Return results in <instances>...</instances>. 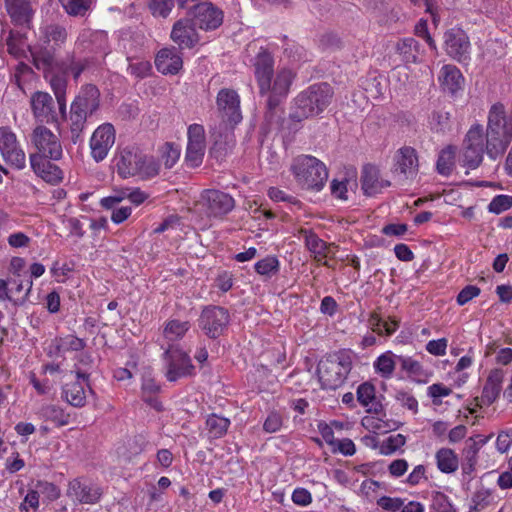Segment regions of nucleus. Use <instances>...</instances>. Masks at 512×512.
Returning <instances> with one entry per match:
<instances>
[{"label":"nucleus","mask_w":512,"mask_h":512,"mask_svg":"<svg viewBox=\"0 0 512 512\" xmlns=\"http://www.w3.org/2000/svg\"><path fill=\"white\" fill-rule=\"evenodd\" d=\"M67 495L80 504H96L102 496V490L97 485L85 484L79 479L69 482Z\"/></svg>","instance_id":"19"},{"label":"nucleus","mask_w":512,"mask_h":512,"mask_svg":"<svg viewBox=\"0 0 512 512\" xmlns=\"http://www.w3.org/2000/svg\"><path fill=\"white\" fill-rule=\"evenodd\" d=\"M77 379L71 383H67L63 388V396L65 400L74 407H82L86 403V391L84 383H87L89 374L81 371L76 372Z\"/></svg>","instance_id":"25"},{"label":"nucleus","mask_w":512,"mask_h":512,"mask_svg":"<svg viewBox=\"0 0 512 512\" xmlns=\"http://www.w3.org/2000/svg\"><path fill=\"white\" fill-rule=\"evenodd\" d=\"M0 154L7 163L19 170L26 166V154L9 126L0 127Z\"/></svg>","instance_id":"9"},{"label":"nucleus","mask_w":512,"mask_h":512,"mask_svg":"<svg viewBox=\"0 0 512 512\" xmlns=\"http://www.w3.org/2000/svg\"><path fill=\"white\" fill-rule=\"evenodd\" d=\"M406 444V437L402 434H393L379 444V454L390 456L402 449Z\"/></svg>","instance_id":"41"},{"label":"nucleus","mask_w":512,"mask_h":512,"mask_svg":"<svg viewBox=\"0 0 512 512\" xmlns=\"http://www.w3.org/2000/svg\"><path fill=\"white\" fill-rule=\"evenodd\" d=\"M438 81L443 91L452 95L463 89L464 77L454 65H444L438 75Z\"/></svg>","instance_id":"28"},{"label":"nucleus","mask_w":512,"mask_h":512,"mask_svg":"<svg viewBox=\"0 0 512 512\" xmlns=\"http://www.w3.org/2000/svg\"><path fill=\"white\" fill-rule=\"evenodd\" d=\"M139 174L141 179H149L159 174L160 165L152 156H145L141 153L139 163Z\"/></svg>","instance_id":"43"},{"label":"nucleus","mask_w":512,"mask_h":512,"mask_svg":"<svg viewBox=\"0 0 512 512\" xmlns=\"http://www.w3.org/2000/svg\"><path fill=\"white\" fill-rule=\"evenodd\" d=\"M492 437H493V434H490L487 436L477 434V435L471 436L468 439L466 453H467V456L469 457L470 461L476 460L477 454L480 451V449L485 444H487Z\"/></svg>","instance_id":"47"},{"label":"nucleus","mask_w":512,"mask_h":512,"mask_svg":"<svg viewBox=\"0 0 512 512\" xmlns=\"http://www.w3.org/2000/svg\"><path fill=\"white\" fill-rule=\"evenodd\" d=\"M52 97L45 92H36L31 97V108L36 119L43 120L52 112Z\"/></svg>","instance_id":"35"},{"label":"nucleus","mask_w":512,"mask_h":512,"mask_svg":"<svg viewBox=\"0 0 512 512\" xmlns=\"http://www.w3.org/2000/svg\"><path fill=\"white\" fill-rule=\"evenodd\" d=\"M445 50L447 54L459 62H466L470 55V42L461 29H451L445 33Z\"/></svg>","instance_id":"17"},{"label":"nucleus","mask_w":512,"mask_h":512,"mask_svg":"<svg viewBox=\"0 0 512 512\" xmlns=\"http://www.w3.org/2000/svg\"><path fill=\"white\" fill-rule=\"evenodd\" d=\"M512 142V111L502 103L493 104L487 116L486 154L492 160L504 155Z\"/></svg>","instance_id":"2"},{"label":"nucleus","mask_w":512,"mask_h":512,"mask_svg":"<svg viewBox=\"0 0 512 512\" xmlns=\"http://www.w3.org/2000/svg\"><path fill=\"white\" fill-rule=\"evenodd\" d=\"M290 171L296 182L303 189L320 191L327 179L325 164L312 155H299L291 163Z\"/></svg>","instance_id":"4"},{"label":"nucleus","mask_w":512,"mask_h":512,"mask_svg":"<svg viewBox=\"0 0 512 512\" xmlns=\"http://www.w3.org/2000/svg\"><path fill=\"white\" fill-rule=\"evenodd\" d=\"M431 509L433 512H455L449 498L441 492L433 494Z\"/></svg>","instance_id":"49"},{"label":"nucleus","mask_w":512,"mask_h":512,"mask_svg":"<svg viewBox=\"0 0 512 512\" xmlns=\"http://www.w3.org/2000/svg\"><path fill=\"white\" fill-rule=\"evenodd\" d=\"M189 328L190 324L187 321L170 320L164 326L163 336L168 343L177 341L186 334Z\"/></svg>","instance_id":"40"},{"label":"nucleus","mask_w":512,"mask_h":512,"mask_svg":"<svg viewBox=\"0 0 512 512\" xmlns=\"http://www.w3.org/2000/svg\"><path fill=\"white\" fill-rule=\"evenodd\" d=\"M418 166L417 153L412 147H403L396 152L393 172L400 182L414 179Z\"/></svg>","instance_id":"15"},{"label":"nucleus","mask_w":512,"mask_h":512,"mask_svg":"<svg viewBox=\"0 0 512 512\" xmlns=\"http://www.w3.org/2000/svg\"><path fill=\"white\" fill-rule=\"evenodd\" d=\"M171 39L182 49L193 47L199 41V38L192 20H178L173 25Z\"/></svg>","instance_id":"24"},{"label":"nucleus","mask_w":512,"mask_h":512,"mask_svg":"<svg viewBox=\"0 0 512 512\" xmlns=\"http://www.w3.org/2000/svg\"><path fill=\"white\" fill-rule=\"evenodd\" d=\"M503 379L504 372L502 369L490 371L480 398L482 405L488 406L495 402L501 392Z\"/></svg>","instance_id":"30"},{"label":"nucleus","mask_w":512,"mask_h":512,"mask_svg":"<svg viewBox=\"0 0 512 512\" xmlns=\"http://www.w3.org/2000/svg\"><path fill=\"white\" fill-rule=\"evenodd\" d=\"M448 347L447 338L430 340L426 344V351L433 356H444Z\"/></svg>","instance_id":"61"},{"label":"nucleus","mask_w":512,"mask_h":512,"mask_svg":"<svg viewBox=\"0 0 512 512\" xmlns=\"http://www.w3.org/2000/svg\"><path fill=\"white\" fill-rule=\"evenodd\" d=\"M141 153L132 148L122 149L115 157L117 173L122 178L138 176Z\"/></svg>","instance_id":"23"},{"label":"nucleus","mask_w":512,"mask_h":512,"mask_svg":"<svg viewBox=\"0 0 512 512\" xmlns=\"http://www.w3.org/2000/svg\"><path fill=\"white\" fill-rule=\"evenodd\" d=\"M305 245L311 252L314 259L318 262L326 264V258L334 254L332 244H327L311 231H304Z\"/></svg>","instance_id":"32"},{"label":"nucleus","mask_w":512,"mask_h":512,"mask_svg":"<svg viewBox=\"0 0 512 512\" xmlns=\"http://www.w3.org/2000/svg\"><path fill=\"white\" fill-rule=\"evenodd\" d=\"M355 185V181H350L348 179L343 180H336L334 179L331 182V193L334 197L341 199V200H347V192H348V186Z\"/></svg>","instance_id":"56"},{"label":"nucleus","mask_w":512,"mask_h":512,"mask_svg":"<svg viewBox=\"0 0 512 512\" xmlns=\"http://www.w3.org/2000/svg\"><path fill=\"white\" fill-rule=\"evenodd\" d=\"M438 469L443 473H453L458 469L459 460L450 448H441L435 454Z\"/></svg>","instance_id":"37"},{"label":"nucleus","mask_w":512,"mask_h":512,"mask_svg":"<svg viewBox=\"0 0 512 512\" xmlns=\"http://www.w3.org/2000/svg\"><path fill=\"white\" fill-rule=\"evenodd\" d=\"M31 143L37 150L32 155H39L42 159L58 161L63 155L59 138L43 125L34 128L31 135Z\"/></svg>","instance_id":"8"},{"label":"nucleus","mask_w":512,"mask_h":512,"mask_svg":"<svg viewBox=\"0 0 512 512\" xmlns=\"http://www.w3.org/2000/svg\"><path fill=\"white\" fill-rule=\"evenodd\" d=\"M408 467L405 459H395L389 464L388 471L391 477L399 478L407 472Z\"/></svg>","instance_id":"64"},{"label":"nucleus","mask_w":512,"mask_h":512,"mask_svg":"<svg viewBox=\"0 0 512 512\" xmlns=\"http://www.w3.org/2000/svg\"><path fill=\"white\" fill-rule=\"evenodd\" d=\"M357 400L368 411H376L379 404L376 401L374 385L369 382L360 384L357 388Z\"/></svg>","instance_id":"39"},{"label":"nucleus","mask_w":512,"mask_h":512,"mask_svg":"<svg viewBox=\"0 0 512 512\" xmlns=\"http://www.w3.org/2000/svg\"><path fill=\"white\" fill-rule=\"evenodd\" d=\"M361 182L362 189L368 196L380 193L382 189L390 185L388 180L380 179L378 169L372 165H366L363 168Z\"/></svg>","instance_id":"31"},{"label":"nucleus","mask_w":512,"mask_h":512,"mask_svg":"<svg viewBox=\"0 0 512 512\" xmlns=\"http://www.w3.org/2000/svg\"><path fill=\"white\" fill-rule=\"evenodd\" d=\"M187 136L185 161L189 167L196 168L202 164L206 149L204 127L200 124H191L188 127Z\"/></svg>","instance_id":"13"},{"label":"nucleus","mask_w":512,"mask_h":512,"mask_svg":"<svg viewBox=\"0 0 512 512\" xmlns=\"http://www.w3.org/2000/svg\"><path fill=\"white\" fill-rule=\"evenodd\" d=\"M40 33L44 43L53 48L60 47L67 38V32L65 28L56 24H50L41 27Z\"/></svg>","instance_id":"36"},{"label":"nucleus","mask_w":512,"mask_h":512,"mask_svg":"<svg viewBox=\"0 0 512 512\" xmlns=\"http://www.w3.org/2000/svg\"><path fill=\"white\" fill-rule=\"evenodd\" d=\"M36 0H5L7 13L16 25L29 26L33 16Z\"/></svg>","instance_id":"22"},{"label":"nucleus","mask_w":512,"mask_h":512,"mask_svg":"<svg viewBox=\"0 0 512 512\" xmlns=\"http://www.w3.org/2000/svg\"><path fill=\"white\" fill-rule=\"evenodd\" d=\"M396 401L404 408L411 411L413 414L418 411V401L416 398L406 392V391H398L395 395Z\"/></svg>","instance_id":"57"},{"label":"nucleus","mask_w":512,"mask_h":512,"mask_svg":"<svg viewBox=\"0 0 512 512\" xmlns=\"http://www.w3.org/2000/svg\"><path fill=\"white\" fill-rule=\"evenodd\" d=\"M67 13L82 15L89 8V0H59Z\"/></svg>","instance_id":"50"},{"label":"nucleus","mask_w":512,"mask_h":512,"mask_svg":"<svg viewBox=\"0 0 512 512\" xmlns=\"http://www.w3.org/2000/svg\"><path fill=\"white\" fill-rule=\"evenodd\" d=\"M115 129L110 123L98 126L89 141L91 157L96 162L103 161L115 143Z\"/></svg>","instance_id":"12"},{"label":"nucleus","mask_w":512,"mask_h":512,"mask_svg":"<svg viewBox=\"0 0 512 512\" xmlns=\"http://www.w3.org/2000/svg\"><path fill=\"white\" fill-rule=\"evenodd\" d=\"M229 425V419L215 414L210 415L206 420V426L209 435L212 438H220L224 436L229 428Z\"/></svg>","instance_id":"42"},{"label":"nucleus","mask_w":512,"mask_h":512,"mask_svg":"<svg viewBox=\"0 0 512 512\" xmlns=\"http://www.w3.org/2000/svg\"><path fill=\"white\" fill-rule=\"evenodd\" d=\"M480 288L475 285L465 286L457 295L456 302L463 306L480 295Z\"/></svg>","instance_id":"58"},{"label":"nucleus","mask_w":512,"mask_h":512,"mask_svg":"<svg viewBox=\"0 0 512 512\" xmlns=\"http://www.w3.org/2000/svg\"><path fill=\"white\" fill-rule=\"evenodd\" d=\"M99 90L94 85L85 86L71 104V110L84 114L85 117L92 115L99 108Z\"/></svg>","instance_id":"21"},{"label":"nucleus","mask_w":512,"mask_h":512,"mask_svg":"<svg viewBox=\"0 0 512 512\" xmlns=\"http://www.w3.org/2000/svg\"><path fill=\"white\" fill-rule=\"evenodd\" d=\"M253 67L260 94L268 95V106L273 109L289 93L295 73L290 68L283 67L274 76L273 56L263 47L256 54Z\"/></svg>","instance_id":"1"},{"label":"nucleus","mask_w":512,"mask_h":512,"mask_svg":"<svg viewBox=\"0 0 512 512\" xmlns=\"http://www.w3.org/2000/svg\"><path fill=\"white\" fill-rule=\"evenodd\" d=\"M8 52L16 58L32 59L36 68H45L50 61V52L39 54L35 49L31 48L22 36H16L10 33L7 39Z\"/></svg>","instance_id":"16"},{"label":"nucleus","mask_w":512,"mask_h":512,"mask_svg":"<svg viewBox=\"0 0 512 512\" xmlns=\"http://www.w3.org/2000/svg\"><path fill=\"white\" fill-rule=\"evenodd\" d=\"M193 16L201 29L213 30L223 22V13L209 2H201L193 7Z\"/></svg>","instance_id":"20"},{"label":"nucleus","mask_w":512,"mask_h":512,"mask_svg":"<svg viewBox=\"0 0 512 512\" xmlns=\"http://www.w3.org/2000/svg\"><path fill=\"white\" fill-rule=\"evenodd\" d=\"M155 66L164 75L177 74L183 66L182 56L175 48H163L156 55Z\"/></svg>","instance_id":"26"},{"label":"nucleus","mask_w":512,"mask_h":512,"mask_svg":"<svg viewBox=\"0 0 512 512\" xmlns=\"http://www.w3.org/2000/svg\"><path fill=\"white\" fill-rule=\"evenodd\" d=\"M280 263L275 256H267L255 263L256 272L266 278H271L279 271Z\"/></svg>","instance_id":"44"},{"label":"nucleus","mask_w":512,"mask_h":512,"mask_svg":"<svg viewBox=\"0 0 512 512\" xmlns=\"http://www.w3.org/2000/svg\"><path fill=\"white\" fill-rule=\"evenodd\" d=\"M42 416L57 426H65L69 423V415L55 405H48L42 408Z\"/></svg>","instance_id":"46"},{"label":"nucleus","mask_w":512,"mask_h":512,"mask_svg":"<svg viewBox=\"0 0 512 512\" xmlns=\"http://www.w3.org/2000/svg\"><path fill=\"white\" fill-rule=\"evenodd\" d=\"M291 499L295 505L301 507H306L312 503L311 493L307 489L301 487L294 489Z\"/></svg>","instance_id":"62"},{"label":"nucleus","mask_w":512,"mask_h":512,"mask_svg":"<svg viewBox=\"0 0 512 512\" xmlns=\"http://www.w3.org/2000/svg\"><path fill=\"white\" fill-rule=\"evenodd\" d=\"M332 94V88L327 83L312 85L296 98V111L292 117L301 119L318 115L330 104Z\"/></svg>","instance_id":"6"},{"label":"nucleus","mask_w":512,"mask_h":512,"mask_svg":"<svg viewBox=\"0 0 512 512\" xmlns=\"http://www.w3.org/2000/svg\"><path fill=\"white\" fill-rule=\"evenodd\" d=\"M217 118L211 126V135L216 143H229L233 140V130L242 120L240 97L232 89L223 88L218 92Z\"/></svg>","instance_id":"3"},{"label":"nucleus","mask_w":512,"mask_h":512,"mask_svg":"<svg viewBox=\"0 0 512 512\" xmlns=\"http://www.w3.org/2000/svg\"><path fill=\"white\" fill-rule=\"evenodd\" d=\"M30 165L33 171L49 183H59L63 179L62 170L39 155H30Z\"/></svg>","instance_id":"29"},{"label":"nucleus","mask_w":512,"mask_h":512,"mask_svg":"<svg viewBox=\"0 0 512 512\" xmlns=\"http://www.w3.org/2000/svg\"><path fill=\"white\" fill-rule=\"evenodd\" d=\"M40 69L44 71L45 78L50 82L55 96H61L66 95V74L71 73L74 78H78L84 70V66L80 62L73 63L69 67L63 69L62 73H55L53 69V57L50 54L49 63L45 66V68L41 67Z\"/></svg>","instance_id":"18"},{"label":"nucleus","mask_w":512,"mask_h":512,"mask_svg":"<svg viewBox=\"0 0 512 512\" xmlns=\"http://www.w3.org/2000/svg\"><path fill=\"white\" fill-rule=\"evenodd\" d=\"M512 207V196L498 195L488 205L491 213L500 214Z\"/></svg>","instance_id":"52"},{"label":"nucleus","mask_w":512,"mask_h":512,"mask_svg":"<svg viewBox=\"0 0 512 512\" xmlns=\"http://www.w3.org/2000/svg\"><path fill=\"white\" fill-rule=\"evenodd\" d=\"M396 51L406 63H415L418 60V44L413 38H404L397 42Z\"/></svg>","instance_id":"38"},{"label":"nucleus","mask_w":512,"mask_h":512,"mask_svg":"<svg viewBox=\"0 0 512 512\" xmlns=\"http://www.w3.org/2000/svg\"><path fill=\"white\" fill-rule=\"evenodd\" d=\"M161 159L166 168H172L180 157V147L173 143H165L160 148Z\"/></svg>","instance_id":"48"},{"label":"nucleus","mask_w":512,"mask_h":512,"mask_svg":"<svg viewBox=\"0 0 512 512\" xmlns=\"http://www.w3.org/2000/svg\"><path fill=\"white\" fill-rule=\"evenodd\" d=\"M229 323V313L217 306L206 307L200 316L199 326L211 338L220 336Z\"/></svg>","instance_id":"14"},{"label":"nucleus","mask_w":512,"mask_h":512,"mask_svg":"<svg viewBox=\"0 0 512 512\" xmlns=\"http://www.w3.org/2000/svg\"><path fill=\"white\" fill-rule=\"evenodd\" d=\"M352 369V358L347 352H338L322 359L317 368L318 378L323 388L341 387Z\"/></svg>","instance_id":"5"},{"label":"nucleus","mask_w":512,"mask_h":512,"mask_svg":"<svg viewBox=\"0 0 512 512\" xmlns=\"http://www.w3.org/2000/svg\"><path fill=\"white\" fill-rule=\"evenodd\" d=\"M512 445V428L502 430L496 438V449L499 453H507Z\"/></svg>","instance_id":"60"},{"label":"nucleus","mask_w":512,"mask_h":512,"mask_svg":"<svg viewBox=\"0 0 512 512\" xmlns=\"http://www.w3.org/2000/svg\"><path fill=\"white\" fill-rule=\"evenodd\" d=\"M397 363L398 355L388 350L373 361V369L379 377L388 380L393 377Z\"/></svg>","instance_id":"34"},{"label":"nucleus","mask_w":512,"mask_h":512,"mask_svg":"<svg viewBox=\"0 0 512 512\" xmlns=\"http://www.w3.org/2000/svg\"><path fill=\"white\" fill-rule=\"evenodd\" d=\"M284 53L293 62H298L306 58V51L304 48L293 41H287L285 44Z\"/></svg>","instance_id":"59"},{"label":"nucleus","mask_w":512,"mask_h":512,"mask_svg":"<svg viewBox=\"0 0 512 512\" xmlns=\"http://www.w3.org/2000/svg\"><path fill=\"white\" fill-rule=\"evenodd\" d=\"M85 346L83 339L74 335H66L64 337H57L51 341L47 353L50 357H65L69 352L81 351Z\"/></svg>","instance_id":"27"},{"label":"nucleus","mask_w":512,"mask_h":512,"mask_svg":"<svg viewBox=\"0 0 512 512\" xmlns=\"http://www.w3.org/2000/svg\"><path fill=\"white\" fill-rule=\"evenodd\" d=\"M398 363L411 376H418L422 371L421 364L410 356L398 355Z\"/></svg>","instance_id":"55"},{"label":"nucleus","mask_w":512,"mask_h":512,"mask_svg":"<svg viewBox=\"0 0 512 512\" xmlns=\"http://www.w3.org/2000/svg\"><path fill=\"white\" fill-rule=\"evenodd\" d=\"M200 203L207 216L214 218H222L235 206V200L231 195L216 189L203 191Z\"/></svg>","instance_id":"10"},{"label":"nucleus","mask_w":512,"mask_h":512,"mask_svg":"<svg viewBox=\"0 0 512 512\" xmlns=\"http://www.w3.org/2000/svg\"><path fill=\"white\" fill-rule=\"evenodd\" d=\"M486 152V135L484 136L483 126L474 124L468 130L459 162L467 169H476L483 161V154Z\"/></svg>","instance_id":"7"},{"label":"nucleus","mask_w":512,"mask_h":512,"mask_svg":"<svg viewBox=\"0 0 512 512\" xmlns=\"http://www.w3.org/2000/svg\"><path fill=\"white\" fill-rule=\"evenodd\" d=\"M283 417L276 411H271L263 422V430L266 433H276L282 429Z\"/></svg>","instance_id":"51"},{"label":"nucleus","mask_w":512,"mask_h":512,"mask_svg":"<svg viewBox=\"0 0 512 512\" xmlns=\"http://www.w3.org/2000/svg\"><path fill=\"white\" fill-rule=\"evenodd\" d=\"M362 425L375 434H385L398 429L400 422L387 418L386 415L374 414L365 416Z\"/></svg>","instance_id":"33"},{"label":"nucleus","mask_w":512,"mask_h":512,"mask_svg":"<svg viewBox=\"0 0 512 512\" xmlns=\"http://www.w3.org/2000/svg\"><path fill=\"white\" fill-rule=\"evenodd\" d=\"M452 390L442 383H434L427 388V395L434 404H440L441 399L449 396Z\"/></svg>","instance_id":"54"},{"label":"nucleus","mask_w":512,"mask_h":512,"mask_svg":"<svg viewBox=\"0 0 512 512\" xmlns=\"http://www.w3.org/2000/svg\"><path fill=\"white\" fill-rule=\"evenodd\" d=\"M455 158V148L448 146L441 150L437 160V170L442 175H449Z\"/></svg>","instance_id":"45"},{"label":"nucleus","mask_w":512,"mask_h":512,"mask_svg":"<svg viewBox=\"0 0 512 512\" xmlns=\"http://www.w3.org/2000/svg\"><path fill=\"white\" fill-rule=\"evenodd\" d=\"M35 488L39 491V493L45 494L50 500H55L59 497V490L53 483L47 481H38L35 484Z\"/></svg>","instance_id":"63"},{"label":"nucleus","mask_w":512,"mask_h":512,"mask_svg":"<svg viewBox=\"0 0 512 512\" xmlns=\"http://www.w3.org/2000/svg\"><path fill=\"white\" fill-rule=\"evenodd\" d=\"M166 377L169 381L175 382L182 377L192 374L193 365L190 357L174 345H169L165 350Z\"/></svg>","instance_id":"11"},{"label":"nucleus","mask_w":512,"mask_h":512,"mask_svg":"<svg viewBox=\"0 0 512 512\" xmlns=\"http://www.w3.org/2000/svg\"><path fill=\"white\" fill-rule=\"evenodd\" d=\"M174 6L173 0H151L149 8L154 16L167 17Z\"/></svg>","instance_id":"53"}]
</instances>
